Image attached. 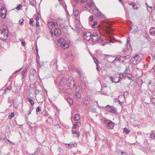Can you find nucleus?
Listing matches in <instances>:
<instances>
[{
	"label": "nucleus",
	"mask_w": 155,
	"mask_h": 155,
	"mask_svg": "<svg viewBox=\"0 0 155 155\" xmlns=\"http://www.w3.org/2000/svg\"><path fill=\"white\" fill-rule=\"evenodd\" d=\"M93 42H98L101 43L103 41V38L99 32H94L93 33L91 38Z\"/></svg>",
	"instance_id": "1"
},
{
	"label": "nucleus",
	"mask_w": 155,
	"mask_h": 155,
	"mask_svg": "<svg viewBox=\"0 0 155 155\" xmlns=\"http://www.w3.org/2000/svg\"><path fill=\"white\" fill-rule=\"evenodd\" d=\"M7 28H5V31H0V39L3 41L7 40L9 35L8 31L6 29Z\"/></svg>",
	"instance_id": "2"
},
{
	"label": "nucleus",
	"mask_w": 155,
	"mask_h": 155,
	"mask_svg": "<svg viewBox=\"0 0 155 155\" xmlns=\"http://www.w3.org/2000/svg\"><path fill=\"white\" fill-rule=\"evenodd\" d=\"M61 48L64 49L68 48L69 46V44L68 42L65 41L63 38H60L58 40Z\"/></svg>",
	"instance_id": "3"
},
{
	"label": "nucleus",
	"mask_w": 155,
	"mask_h": 155,
	"mask_svg": "<svg viewBox=\"0 0 155 155\" xmlns=\"http://www.w3.org/2000/svg\"><path fill=\"white\" fill-rule=\"evenodd\" d=\"M83 35L84 40L88 41L91 38V34L90 32L84 31L83 33Z\"/></svg>",
	"instance_id": "4"
},
{
	"label": "nucleus",
	"mask_w": 155,
	"mask_h": 155,
	"mask_svg": "<svg viewBox=\"0 0 155 155\" xmlns=\"http://www.w3.org/2000/svg\"><path fill=\"white\" fill-rule=\"evenodd\" d=\"M104 123L107 124V127L108 129H113L114 123L112 121L108 120H105Z\"/></svg>",
	"instance_id": "5"
},
{
	"label": "nucleus",
	"mask_w": 155,
	"mask_h": 155,
	"mask_svg": "<svg viewBox=\"0 0 155 155\" xmlns=\"http://www.w3.org/2000/svg\"><path fill=\"white\" fill-rule=\"evenodd\" d=\"M67 80L66 78L63 77L59 82L60 86H64L67 83Z\"/></svg>",
	"instance_id": "6"
},
{
	"label": "nucleus",
	"mask_w": 155,
	"mask_h": 155,
	"mask_svg": "<svg viewBox=\"0 0 155 155\" xmlns=\"http://www.w3.org/2000/svg\"><path fill=\"white\" fill-rule=\"evenodd\" d=\"M54 35L56 37L59 36L61 33V30L58 28L54 29Z\"/></svg>",
	"instance_id": "7"
},
{
	"label": "nucleus",
	"mask_w": 155,
	"mask_h": 155,
	"mask_svg": "<svg viewBox=\"0 0 155 155\" xmlns=\"http://www.w3.org/2000/svg\"><path fill=\"white\" fill-rule=\"evenodd\" d=\"M74 129H73V128H72V134H73V136L74 137H78L80 135V133L79 131L77 132L74 130Z\"/></svg>",
	"instance_id": "8"
},
{
	"label": "nucleus",
	"mask_w": 155,
	"mask_h": 155,
	"mask_svg": "<svg viewBox=\"0 0 155 155\" xmlns=\"http://www.w3.org/2000/svg\"><path fill=\"white\" fill-rule=\"evenodd\" d=\"M109 112H111L113 113H117V110L116 107H114L113 106H111L110 108V110H108Z\"/></svg>",
	"instance_id": "9"
},
{
	"label": "nucleus",
	"mask_w": 155,
	"mask_h": 155,
	"mask_svg": "<svg viewBox=\"0 0 155 155\" xmlns=\"http://www.w3.org/2000/svg\"><path fill=\"white\" fill-rule=\"evenodd\" d=\"M66 89L65 86H60V87H59V92L60 93H64V94Z\"/></svg>",
	"instance_id": "10"
},
{
	"label": "nucleus",
	"mask_w": 155,
	"mask_h": 155,
	"mask_svg": "<svg viewBox=\"0 0 155 155\" xmlns=\"http://www.w3.org/2000/svg\"><path fill=\"white\" fill-rule=\"evenodd\" d=\"M121 56H120V57L119 58L116 57L115 58V59L113 61H112L111 63H113L114 65L116 67V68H118L119 67H118L117 66V64H116L115 61H120L121 60Z\"/></svg>",
	"instance_id": "11"
},
{
	"label": "nucleus",
	"mask_w": 155,
	"mask_h": 155,
	"mask_svg": "<svg viewBox=\"0 0 155 155\" xmlns=\"http://www.w3.org/2000/svg\"><path fill=\"white\" fill-rule=\"evenodd\" d=\"M81 125V122L79 121H78L74 124L72 128L73 129H75L77 127H80Z\"/></svg>",
	"instance_id": "12"
},
{
	"label": "nucleus",
	"mask_w": 155,
	"mask_h": 155,
	"mask_svg": "<svg viewBox=\"0 0 155 155\" xmlns=\"http://www.w3.org/2000/svg\"><path fill=\"white\" fill-rule=\"evenodd\" d=\"M150 34L152 35H155V27H151L149 29Z\"/></svg>",
	"instance_id": "13"
},
{
	"label": "nucleus",
	"mask_w": 155,
	"mask_h": 155,
	"mask_svg": "<svg viewBox=\"0 0 155 155\" xmlns=\"http://www.w3.org/2000/svg\"><path fill=\"white\" fill-rule=\"evenodd\" d=\"M72 78H69L68 79V82L67 84H66V86H67L68 87H71V85L72 84Z\"/></svg>",
	"instance_id": "14"
},
{
	"label": "nucleus",
	"mask_w": 155,
	"mask_h": 155,
	"mask_svg": "<svg viewBox=\"0 0 155 155\" xmlns=\"http://www.w3.org/2000/svg\"><path fill=\"white\" fill-rule=\"evenodd\" d=\"M74 97L77 99H80L81 98V95L80 93L76 92L74 95Z\"/></svg>",
	"instance_id": "15"
},
{
	"label": "nucleus",
	"mask_w": 155,
	"mask_h": 155,
	"mask_svg": "<svg viewBox=\"0 0 155 155\" xmlns=\"http://www.w3.org/2000/svg\"><path fill=\"white\" fill-rule=\"evenodd\" d=\"M130 42L128 41H127L126 44V45H127V47L126 48L124 49V51H127L128 50H129V48H130Z\"/></svg>",
	"instance_id": "16"
},
{
	"label": "nucleus",
	"mask_w": 155,
	"mask_h": 155,
	"mask_svg": "<svg viewBox=\"0 0 155 155\" xmlns=\"http://www.w3.org/2000/svg\"><path fill=\"white\" fill-rule=\"evenodd\" d=\"M80 85L81 87V89L84 90L86 88V86L84 83L82 81L80 83Z\"/></svg>",
	"instance_id": "17"
},
{
	"label": "nucleus",
	"mask_w": 155,
	"mask_h": 155,
	"mask_svg": "<svg viewBox=\"0 0 155 155\" xmlns=\"http://www.w3.org/2000/svg\"><path fill=\"white\" fill-rule=\"evenodd\" d=\"M129 69V68L126 67V68L124 72L122 74V75H123V77H126L127 76L126 74H127V72L128 71Z\"/></svg>",
	"instance_id": "18"
},
{
	"label": "nucleus",
	"mask_w": 155,
	"mask_h": 155,
	"mask_svg": "<svg viewBox=\"0 0 155 155\" xmlns=\"http://www.w3.org/2000/svg\"><path fill=\"white\" fill-rule=\"evenodd\" d=\"M67 101L70 105H72L73 103V101L72 98L71 97H69L67 99Z\"/></svg>",
	"instance_id": "19"
},
{
	"label": "nucleus",
	"mask_w": 155,
	"mask_h": 155,
	"mask_svg": "<svg viewBox=\"0 0 155 155\" xmlns=\"http://www.w3.org/2000/svg\"><path fill=\"white\" fill-rule=\"evenodd\" d=\"M71 89H72L71 88H70L67 89L65 91V93L64 94H67L71 93L72 92V90Z\"/></svg>",
	"instance_id": "20"
},
{
	"label": "nucleus",
	"mask_w": 155,
	"mask_h": 155,
	"mask_svg": "<svg viewBox=\"0 0 155 155\" xmlns=\"http://www.w3.org/2000/svg\"><path fill=\"white\" fill-rule=\"evenodd\" d=\"M74 119L75 120H78L80 119V114H76L74 117Z\"/></svg>",
	"instance_id": "21"
},
{
	"label": "nucleus",
	"mask_w": 155,
	"mask_h": 155,
	"mask_svg": "<svg viewBox=\"0 0 155 155\" xmlns=\"http://www.w3.org/2000/svg\"><path fill=\"white\" fill-rule=\"evenodd\" d=\"M27 99L28 102L30 103L31 106H33L35 104L34 101L30 98L27 97Z\"/></svg>",
	"instance_id": "22"
},
{
	"label": "nucleus",
	"mask_w": 155,
	"mask_h": 155,
	"mask_svg": "<svg viewBox=\"0 0 155 155\" xmlns=\"http://www.w3.org/2000/svg\"><path fill=\"white\" fill-rule=\"evenodd\" d=\"M140 61L141 59H139L137 57V58L136 59L134 63H133V64L134 65L140 63Z\"/></svg>",
	"instance_id": "23"
},
{
	"label": "nucleus",
	"mask_w": 155,
	"mask_h": 155,
	"mask_svg": "<svg viewBox=\"0 0 155 155\" xmlns=\"http://www.w3.org/2000/svg\"><path fill=\"white\" fill-rule=\"evenodd\" d=\"M139 56V54H136L135 57L132 58L130 59V61L132 62V63L134 62V61H135L136 59L137 58L138 56Z\"/></svg>",
	"instance_id": "24"
},
{
	"label": "nucleus",
	"mask_w": 155,
	"mask_h": 155,
	"mask_svg": "<svg viewBox=\"0 0 155 155\" xmlns=\"http://www.w3.org/2000/svg\"><path fill=\"white\" fill-rule=\"evenodd\" d=\"M97 25V22L95 21L94 22L93 24L91 25V27L92 28H94L96 27H98Z\"/></svg>",
	"instance_id": "25"
},
{
	"label": "nucleus",
	"mask_w": 155,
	"mask_h": 155,
	"mask_svg": "<svg viewBox=\"0 0 155 155\" xmlns=\"http://www.w3.org/2000/svg\"><path fill=\"white\" fill-rule=\"evenodd\" d=\"M95 16L98 18H101L102 16V14L101 13V12L99 11L97 13H96V15Z\"/></svg>",
	"instance_id": "26"
},
{
	"label": "nucleus",
	"mask_w": 155,
	"mask_h": 155,
	"mask_svg": "<svg viewBox=\"0 0 155 155\" xmlns=\"http://www.w3.org/2000/svg\"><path fill=\"white\" fill-rule=\"evenodd\" d=\"M109 78L110 80L112 82L117 83L116 82L117 81H115V78L114 77H113L111 76H110L109 77Z\"/></svg>",
	"instance_id": "27"
},
{
	"label": "nucleus",
	"mask_w": 155,
	"mask_h": 155,
	"mask_svg": "<svg viewBox=\"0 0 155 155\" xmlns=\"http://www.w3.org/2000/svg\"><path fill=\"white\" fill-rule=\"evenodd\" d=\"M36 72L35 70L33 69H31L30 70V73L31 75H34Z\"/></svg>",
	"instance_id": "28"
},
{
	"label": "nucleus",
	"mask_w": 155,
	"mask_h": 155,
	"mask_svg": "<svg viewBox=\"0 0 155 155\" xmlns=\"http://www.w3.org/2000/svg\"><path fill=\"white\" fill-rule=\"evenodd\" d=\"M93 58L94 63L96 64V70L98 72H100V71L98 67V64H97L96 62L95 61V59H96V58L95 57H93Z\"/></svg>",
	"instance_id": "29"
},
{
	"label": "nucleus",
	"mask_w": 155,
	"mask_h": 155,
	"mask_svg": "<svg viewBox=\"0 0 155 155\" xmlns=\"http://www.w3.org/2000/svg\"><path fill=\"white\" fill-rule=\"evenodd\" d=\"M79 24V21H75L74 22V27L77 29V28L78 27V26Z\"/></svg>",
	"instance_id": "30"
},
{
	"label": "nucleus",
	"mask_w": 155,
	"mask_h": 155,
	"mask_svg": "<svg viewBox=\"0 0 155 155\" xmlns=\"http://www.w3.org/2000/svg\"><path fill=\"white\" fill-rule=\"evenodd\" d=\"M78 14V9H76L75 11H73V15L74 16H76Z\"/></svg>",
	"instance_id": "31"
},
{
	"label": "nucleus",
	"mask_w": 155,
	"mask_h": 155,
	"mask_svg": "<svg viewBox=\"0 0 155 155\" xmlns=\"http://www.w3.org/2000/svg\"><path fill=\"white\" fill-rule=\"evenodd\" d=\"M0 15L2 18H4L5 17V15L2 12V11H0Z\"/></svg>",
	"instance_id": "32"
},
{
	"label": "nucleus",
	"mask_w": 155,
	"mask_h": 155,
	"mask_svg": "<svg viewBox=\"0 0 155 155\" xmlns=\"http://www.w3.org/2000/svg\"><path fill=\"white\" fill-rule=\"evenodd\" d=\"M124 131L126 134H127L129 133V130L127 129L126 127H125L124 129Z\"/></svg>",
	"instance_id": "33"
},
{
	"label": "nucleus",
	"mask_w": 155,
	"mask_h": 155,
	"mask_svg": "<svg viewBox=\"0 0 155 155\" xmlns=\"http://www.w3.org/2000/svg\"><path fill=\"white\" fill-rule=\"evenodd\" d=\"M52 22H48V25L50 28H53Z\"/></svg>",
	"instance_id": "34"
},
{
	"label": "nucleus",
	"mask_w": 155,
	"mask_h": 155,
	"mask_svg": "<svg viewBox=\"0 0 155 155\" xmlns=\"http://www.w3.org/2000/svg\"><path fill=\"white\" fill-rule=\"evenodd\" d=\"M46 121L48 123H51L52 122V119L51 118L48 117V119L46 120Z\"/></svg>",
	"instance_id": "35"
},
{
	"label": "nucleus",
	"mask_w": 155,
	"mask_h": 155,
	"mask_svg": "<svg viewBox=\"0 0 155 155\" xmlns=\"http://www.w3.org/2000/svg\"><path fill=\"white\" fill-rule=\"evenodd\" d=\"M14 113L13 112L11 113V114L8 116V118L10 119H11L12 118V117H14Z\"/></svg>",
	"instance_id": "36"
},
{
	"label": "nucleus",
	"mask_w": 155,
	"mask_h": 155,
	"mask_svg": "<svg viewBox=\"0 0 155 155\" xmlns=\"http://www.w3.org/2000/svg\"><path fill=\"white\" fill-rule=\"evenodd\" d=\"M98 11L99 10H98V9H94L93 10V13L95 15H96V13H97Z\"/></svg>",
	"instance_id": "37"
},
{
	"label": "nucleus",
	"mask_w": 155,
	"mask_h": 155,
	"mask_svg": "<svg viewBox=\"0 0 155 155\" xmlns=\"http://www.w3.org/2000/svg\"><path fill=\"white\" fill-rule=\"evenodd\" d=\"M41 111V107H38L36 109V113L37 114L38 113Z\"/></svg>",
	"instance_id": "38"
},
{
	"label": "nucleus",
	"mask_w": 155,
	"mask_h": 155,
	"mask_svg": "<svg viewBox=\"0 0 155 155\" xmlns=\"http://www.w3.org/2000/svg\"><path fill=\"white\" fill-rule=\"evenodd\" d=\"M24 21V19H22L21 20H20L19 21V22L21 24V25H23V22Z\"/></svg>",
	"instance_id": "39"
},
{
	"label": "nucleus",
	"mask_w": 155,
	"mask_h": 155,
	"mask_svg": "<svg viewBox=\"0 0 155 155\" xmlns=\"http://www.w3.org/2000/svg\"><path fill=\"white\" fill-rule=\"evenodd\" d=\"M34 21V20L33 18H31L29 20V23L32 25L33 26V23Z\"/></svg>",
	"instance_id": "40"
},
{
	"label": "nucleus",
	"mask_w": 155,
	"mask_h": 155,
	"mask_svg": "<svg viewBox=\"0 0 155 155\" xmlns=\"http://www.w3.org/2000/svg\"><path fill=\"white\" fill-rule=\"evenodd\" d=\"M89 20L90 21H91V22H92L93 21V15H91L90 16L89 18Z\"/></svg>",
	"instance_id": "41"
},
{
	"label": "nucleus",
	"mask_w": 155,
	"mask_h": 155,
	"mask_svg": "<svg viewBox=\"0 0 155 155\" xmlns=\"http://www.w3.org/2000/svg\"><path fill=\"white\" fill-rule=\"evenodd\" d=\"M144 37L147 40L149 39L150 38V37L148 34H146L144 36Z\"/></svg>",
	"instance_id": "42"
},
{
	"label": "nucleus",
	"mask_w": 155,
	"mask_h": 155,
	"mask_svg": "<svg viewBox=\"0 0 155 155\" xmlns=\"http://www.w3.org/2000/svg\"><path fill=\"white\" fill-rule=\"evenodd\" d=\"M21 6H22L21 4L18 5V6H17L16 8L17 10H19L21 8Z\"/></svg>",
	"instance_id": "43"
},
{
	"label": "nucleus",
	"mask_w": 155,
	"mask_h": 155,
	"mask_svg": "<svg viewBox=\"0 0 155 155\" xmlns=\"http://www.w3.org/2000/svg\"><path fill=\"white\" fill-rule=\"evenodd\" d=\"M139 31V30L138 29V27H136V28L134 29V31H133V32H134L135 33H136L138 32Z\"/></svg>",
	"instance_id": "44"
},
{
	"label": "nucleus",
	"mask_w": 155,
	"mask_h": 155,
	"mask_svg": "<svg viewBox=\"0 0 155 155\" xmlns=\"http://www.w3.org/2000/svg\"><path fill=\"white\" fill-rule=\"evenodd\" d=\"M150 100L153 103H155V97H150Z\"/></svg>",
	"instance_id": "45"
},
{
	"label": "nucleus",
	"mask_w": 155,
	"mask_h": 155,
	"mask_svg": "<svg viewBox=\"0 0 155 155\" xmlns=\"http://www.w3.org/2000/svg\"><path fill=\"white\" fill-rule=\"evenodd\" d=\"M124 77H123V76H122V77H120H120L119 78V79H118V80L117 81V82H116L117 83H119L120 81V80L121 79H122L123 78H124Z\"/></svg>",
	"instance_id": "46"
},
{
	"label": "nucleus",
	"mask_w": 155,
	"mask_h": 155,
	"mask_svg": "<svg viewBox=\"0 0 155 155\" xmlns=\"http://www.w3.org/2000/svg\"><path fill=\"white\" fill-rule=\"evenodd\" d=\"M150 138H153V139H155V135L153 134H151L150 136Z\"/></svg>",
	"instance_id": "47"
},
{
	"label": "nucleus",
	"mask_w": 155,
	"mask_h": 155,
	"mask_svg": "<svg viewBox=\"0 0 155 155\" xmlns=\"http://www.w3.org/2000/svg\"><path fill=\"white\" fill-rule=\"evenodd\" d=\"M68 146L71 147H73L74 146V145L72 143L68 144Z\"/></svg>",
	"instance_id": "48"
},
{
	"label": "nucleus",
	"mask_w": 155,
	"mask_h": 155,
	"mask_svg": "<svg viewBox=\"0 0 155 155\" xmlns=\"http://www.w3.org/2000/svg\"><path fill=\"white\" fill-rule=\"evenodd\" d=\"M9 100L8 101V102L10 103H11L12 102V97H10L9 98Z\"/></svg>",
	"instance_id": "49"
},
{
	"label": "nucleus",
	"mask_w": 155,
	"mask_h": 155,
	"mask_svg": "<svg viewBox=\"0 0 155 155\" xmlns=\"http://www.w3.org/2000/svg\"><path fill=\"white\" fill-rule=\"evenodd\" d=\"M26 70L25 69L24 71H23L21 73L23 77H24L25 74L26 72Z\"/></svg>",
	"instance_id": "50"
},
{
	"label": "nucleus",
	"mask_w": 155,
	"mask_h": 155,
	"mask_svg": "<svg viewBox=\"0 0 155 155\" xmlns=\"http://www.w3.org/2000/svg\"><path fill=\"white\" fill-rule=\"evenodd\" d=\"M12 89V87L11 86H8L7 88H6L5 89L6 90H10Z\"/></svg>",
	"instance_id": "51"
},
{
	"label": "nucleus",
	"mask_w": 155,
	"mask_h": 155,
	"mask_svg": "<svg viewBox=\"0 0 155 155\" xmlns=\"http://www.w3.org/2000/svg\"><path fill=\"white\" fill-rule=\"evenodd\" d=\"M36 25L37 27H39L40 26V25H39V22L37 20V21H36Z\"/></svg>",
	"instance_id": "52"
},
{
	"label": "nucleus",
	"mask_w": 155,
	"mask_h": 155,
	"mask_svg": "<svg viewBox=\"0 0 155 155\" xmlns=\"http://www.w3.org/2000/svg\"><path fill=\"white\" fill-rule=\"evenodd\" d=\"M121 155H128L127 154L126 152H122L121 153Z\"/></svg>",
	"instance_id": "53"
},
{
	"label": "nucleus",
	"mask_w": 155,
	"mask_h": 155,
	"mask_svg": "<svg viewBox=\"0 0 155 155\" xmlns=\"http://www.w3.org/2000/svg\"><path fill=\"white\" fill-rule=\"evenodd\" d=\"M52 23H53V24H52L53 26H56V25H58L57 24L56 22L54 21L53 22H52Z\"/></svg>",
	"instance_id": "54"
},
{
	"label": "nucleus",
	"mask_w": 155,
	"mask_h": 155,
	"mask_svg": "<svg viewBox=\"0 0 155 155\" xmlns=\"http://www.w3.org/2000/svg\"><path fill=\"white\" fill-rule=\"evenodd\" d=\"M114 77L115 78H118L120 77V76L118 75H115Z\"/></svg>",
	"instance_id": "55"
},
{
	"label": "nucleus",
	"mask_w": 155,
	"mask_h": 155,
	"mask_svg": "<svg viewBox=\"0 0 155 155\" xmlns=\"http://www.w3.org/2000/svg\"><path fill=\"white\" fill-rule=\"evenodd\" d=\"M31 108L30 107V110H29L28 111V115H29L30 114H31Z\"/></svg>",
	"instance_id": "56"
},
{
	"label": "nucleus",
	"mask_w": 155,
	"mask_h": 155,
	"mask_svg": "<svg viewBox=\"0 0 155 155\" xmlns=\"http://www.w3.org/2000/svg\"><path fill=\"white\" fill-rule=\"evenodd\" d=\"M76 85V84H75V83H74L73 85L71 86V87H70L71 88L73 89V88Z\"/></svg>",
	"instance_id": "57"
},
{
	"label": "nucleus",
	"mask_w": 155,
	"mask_h": 155,
	"mask_svg": "<svg viewBox=\"0 0 155 155\" xmlns=\"http://www.w3.org/2000/svg\"><path fill=\"white\" fill-rule=\"evenodd\" d=\"M130 5H132L133 7H134V8L135 9V5L133 3H131Z\"/></svg>",
	"instance_id": "58"
},
{
	"label": "nucleus",
	"mask_w": 155,
	"mask_h": 155,
	"mask_svg": "<svg viewBox=\"0 0 155 155\" xmlns=\"http://www.w3.org/2000/svg\"><path fill=\"white\" fill-rule=\"evenodd\" d=\"M121 58H124V59H127V56H121Z\"/></svg>",
	"instance_id": "59"
},
{
	"label": "nucleus",
	"mask_w": 155,
	"mask_h": 155,
	"mask_svg": "<svg viewBox=\"0 0 155 155\" xmlns=\"http://www.w3.org/2000/svg\"><path fill=\"white\" fill-rule=\"evenodd\" d=\"M152 83V81L151 80H150L148 82V85L151 84Z\"/></svg>",
	"instance_id": "60"
},
{
	"label": "nucleus",
	"mask_w": 155,
	"mask_h": 155,
	"mask_svg": "<svg viewBox=\"0 0 155 155\" xmlns=\"http://www.w3.org/2000/svg\"><path fill=\"white\" fill-rule=\"evenodd\" d=\"M128 79L130 80V82L133 81V80L129 77H128Z\"/></svg>",
	"instance_id": "61"
},
{
	"label": "nucleus",
	"mask_w": 155,
	"mask_h": 155,
	"mask_svg": "<svg viewBox=\"0 0 155 155\" xmlns=\"http://www.w3.org/2000/svg\"><path fill=\"white\" fill-rule=\"evenodd\" d=\"M21 44L23 46H24L25 45V42L22 41Z\"/></svg>",
	"instance_id": "62"
},
{
	"label": "nucleus",
	"mask_w": 155,
	"mask_h": 155,
	"mask_svg": "<svg viewBox=\"0 0 155 155\" xmlns=\"http://www.w3.org/2000/svg\"><path fill=\"white\" fill-rule=\"evenodd\" d=\"M87 1V0H81V2L82 3H84Z\"/></svg>",
	"instance_id": "63"
},
{
	"label": "nucleus",
	"mask_w": 155,
	"mask_h": 155,
	"mask_svg": "<svg viewBox=\"0 0 155 155\" xmlns=\"http://www.w3.org/2000/svg\"><path fill=\"white\" fill-rule=\"evenodd\" d=\"M78 73L79 74V75L80 76H81V72L80 71H78Z\"/></svg>",
	"instance_id": "64"
}]
</instances>
